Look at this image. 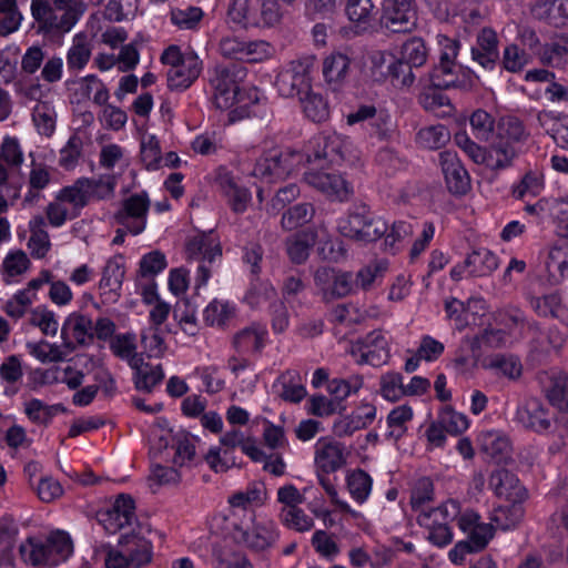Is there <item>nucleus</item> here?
Instances as JSON below:
<instances>
[{
	"mask_svg": "<svg viewBox=\"0 0 568 568\" xmlns=\"http://www.w3.org/2000/svg\"><path fill=\"white\" fill-rule=\"evenodd\" d=\"M85 11L81 0H31V13L44 32H69Z\"/></svg>",
	"mask_w": 568,
	"mask_h": 568,
	"instance_id": "f257e3e1",
	"label": "nucleus"
},
{
	"mask_svg": "<svg viewBox=\"0 0 568 568\" xmlns=\"http://www.w3.org/2000/svg\"><path fill=\"white\" fill-rule=\"evenodd\" d=\"M246 69L237 63L216 65L210 77L213 89V101L217 109L224 110L234 105L240 92V83L245 79Z\"/></svg>",
	"mask_w": 568,
	"mask_h": 568,
	"instance_id": "f03ea898",
	"label": "nucleus"
},
{
	"mask_svg": "<svg viewBox=\"0 0 568 568\" xmlns=\"http://www.w3.org/2000/svg\"><path fill=\"white\" fill-rule=\"evenodd\" d=\"M315 58L307 55L294 60L280 72L275 85L282 97L298 99L312 90V73Z\"/></svg>",
	"mask_w": 568,
	"mask_h": 568,
	"instance_id": "7ed1b4c3",
	"label": "nucleus"
},
{
	"mask_svg": "<svg viewBox=\"0 0 568 568\" xmlns=\"http://www.w3.org/2000/svg\"><path fill=\"white\" fill-rule=\"evenodd\" d=\"M388 230L384 219L374 215L366 206L352 212L339 224L341 233L356 242L372 243L379 240Z\"/></svg>",
	"mask_w": 568,
	"mask_h": 568,
	"instance_id": "20e7f679",
	"label": "nucleus"
},
{
	"mask_svg": "<svg viewBox=\"0 0 568 568\" xmlns=\"http://www.w3.org/2000/svg\"><path fill=\"white\" fill-rule=\"evenodd\" d=\"M415 0H384L381 26L393 33H409L417 27Z\"/></svg>",
	"mask_w": 568,
	"mask_h": 568,
	"instance_id": "39448f33",
	"label": "nucleus"
},
{
	"mask_svg": "<svg viewBox=\"0 0 568 568\" xmlns=\"http://www.w3.org/2000/svg\"><path fill=\"white\" fill-rule=\"evenodd\" d=\"M298 152H270L257 160L252 174L272 182L291 175L300 164Z\"/></svg>",
	"mask_w": 568,
	"mask_h": 568,
	"instance_id": "423d86ee",
	"label": "nucleus"
},
{
	"mask_svg": "<svg viewBox=\"0 0 568 568\" xmlns=\"http://www.w3.org/2000/svg\"><path fill=\"white\" fill-rule=\"evenodd\" d=\"M185 251L189 260L202 262L197 266L196 276V287H200L207 282L211 275V270L206 263L212 264L216 258L222 256L221 245L210 235L202 233L186 243Z\"/></svg>",
	"mask_w": 568,
	"mask_h": 568,
	"instance_id": "0eeeda50",
	"label": "nucleus"
},
{
	"mask_svg": "<svg viewBox=\"0 0 568 568\" xmlns=\"http://www.w3.org/2000/svg\"><path fill=\"white\" fill-rule=\"evenodd\" d=\"M150 200L146 192L135 193L122 201L121 209L114 214L116 223L133 235L142 233L146 225Z\"/></svg>",
	"mask_w": 568,
	"mask_h": 568,
	"instance_id": "6e6552de",
	"label": "nucleus"
},
{
	"mask_svg": "<svg viewBox=\"0 0 568 568\" xmlns=\"http://www.w3.org/2000/svg\"><path fill=\"white\" fill-rule=\"evenodd\" d=\"M351 354L359 356L356 359L358 364H369L372 366H382L389 358L388 343L382 331L376 329L352 344Z\"/></svg>",
	"mask_w": 568,
	"mask_h": 568,
	"instance_id": "1a4fd4ad",
	"label": "nucleus"
},
{
	"mask_svg": "<svg viewBox=\"0 0 568 568\" xmlns=\"http://www.w3.org/2000/svg\"><path fill=\"white\" fill-rule=\"evenodd\" d=\"M144 532H150V529L138 525L136 529L133 528L132 531L121 535L118 542L131 565L136 568L149 564L152 559V544Z\"/></svg>",
	"mask_w": 568,
	"mask_h": 568,
	"instance_id": "9d476101",
	"label": "nucleus"
},
{
	"mask_svg": "<svg viewBox=\"0 0 568 568\" xmlns=\"http://www.w3.org/2000/svg\"><path fill=\"white\" fill-rule=\"evenodd\" d=\"M62 347L68 352L75 351L77 344L87 346L94 339L93 322L90 317L72 313L68 316L61 328Z\"/></svg>",
	"mask_w": 568,
	"mask_h": 568,
	"instance_id": "9b49d317",
	"label": "nucleus"
},
{
	"mask_svg": "<svg viewBox=\"0 0 568 568\" xmlns=\"http://www.w3.org/2000/svg\"><path fill=\"white\" fill-rule=\"evenodd\" d=\"M219 49L224 58L247 62L262 61L270 54V44L265 41L245 42L231 37L223 38Z\"/></svg>",
	"mask_w": 568,
	"mask_h": 568,
	"instance_id": "f8f14e48",
	"label": "nucleus"
},
{
	"mask_svg": "<svg viewBox=\"0 0 568 568\" xmlns=\"http://www.w3.org/2000/svg\"><path fill=\"white\" fill-rule=\"evenodd\" d=\"M304 181L331 200L345 201L351 194L348 183L335 172L312 170L304 173Z\"/></svg>",
	"mask_w": 568,
	"mask_h": 568,
	"instance_id": "ddd939ff",
	"label": "nucleus"
},
{
	"mask_svg": "<svg viewBox=\"0 0 568 568\" xmlns=\"http://www.w3.org/2000/svg\"><path fill=\"white\" fill-rule=\"evenodd\" d=\"M134 500L130 495L121 494L115 499L111 509L100 514L99 521L109 534H115L126 526H131L135 519Z\"/></svg>",
	"mask_w": 568,
	"mask_h": 568,
	"instance_id": "4468645a",
	"label": "nucleus"
},
{
	"mask_svg": "<svg viewBox=\"0 0 568 568\" xmlns=\"http://www.w3.org/2000/svg\"><path fill=\"white\" fill-rule=\"evenodd\" d=\"M439 162L449 192L455 195L465 194L470 189V178L456 153L442 152Z\"/></svg>",
	"mask_w": 568,
	"mask_h": 568,
	"instance_id": "2eb2a0df",
	"label": "nucleus"
},
{
	"mask_svg": "<svg viewBox=\"0 0 568 568\" xmlns=\"http://www.w3.org/2000/svg\"><path fill=\"white\" fill-rule=\"evenodd\" d=\"M517 419L525 428L541 433L550 428L552 414L540 399L529 398L518 408Z\"/></svg>",
	"mask_w": 568,
	"mask_h": 568,
	"instance_id": "dca6fc26",
	"label": "nucleus"
},
{
	"mask_svg": "<svg viewBox=\"0 0 568 568\" xmlns=\"http://www.w3.org/2000/svg\"><path fill=\"white\" fill-rule=\"evenodd\" d=\"M489 485L496 495L505 498L506 501H524L527 497V490L520 485L518 478L505 468L491 473Z\"/></svg>",
	"mask_w": 568,
	"mask_h": 568,
	"instance_id": "f3484780",
	"label": "nucleus"
},
{
	"mask_svg": "<svg viewBox=\"0 0 568 568\" xmlns=\"http://www.w3.org/2000/svg\"><path fill=\"white\" fill-rule=\"evenodd\" d=\"M201 61L194 52L185 53L182 63L168 71V85L172 90L189 88L201 73Z\"/></svg>",
	"mask_w": 568,
	"mask_h": 568,
	"instance_id": "a211bd4d",
	"label": "nucleus"
},
{
	"mask_svg": "<svg viewBox=\"0 0 568 568\" xmlns=\"http://www.w3.org/2000/svg\"><path fill=\"white\" fill-rule=\"evenodd\" d=\"M344 447L336 442L318 440L315 450V464L318 470L329 474L345 464Z\"/></svg>",
	"mask_w": 568,
	"mask_h": 568,
	"instance_id": "6ab92c4d",
	"label": "nucleus"
},
{
	"mask_svg": "<svg viewBox=\"0 0 568 568\" xmlns=\"http://www.w3.org/2000/svg\"><path fill=\"white\" fill-rule=\"evenodd\" d=\"M349 70L351 59L345 53H332L323 61V75L333 91H337L344 85Z\"/></svg>",
	"mask_w": 568,
	"mask_h": 568,
	"instance_id": "aec40b11",
	"label": "nucleus"
},
{
	"mask_svg": "<svg viewBox=\"0 0 568 568\" xmlns=\"http://www.w3.org/2000/svg\"><path fill=\"white\" fill-rule=\"evenodd\" d=\"M498 39L490 28H484L477 36V47L471 48V55L481 67L491 69L498 60Z\"/></svg>",
	"mask_w": 568,
	"mask_h": 568,
	"instance_id": "412c9836",
	"label": "nucleus"
},
{
	"mask_svg": "<svg viewBox=\"0 0 568 568\" xmlns=\"http://www.w3.org/2000/svg\"><path fill=\"white\" fill-rule=\"evenodd\" d=\"M277 532L263 525H254L251 528H236L235 538L254 551H263L270 548L277 539Z\"/></svg>",
	"mask_w": 568,
	"mask_h": 568,
	"instance_id": "4be33fe9",
	"label": "nucleus"
},
{
	"mask_svg": "<svg viewBox=\"0 0 568 568\" xmlns=\"http://www.w3.org/2000/svg\"><path fill=\"white\" fill-rule=\"evenodd\" d=\"M316 241L317 232L312 229L297 232L287 237L285 240V250L290 261L297 265L305 263Z\"/></svg>",
	"mask_w": 568,
	"mask_h": 568,
	"instance_id": "5701e85b",
	"label": "nucleus"
},
{
	"mask_svg": "<svg viewBox=\"0 0 568 568\" xmlns=\"http://www.w3.org/2000/svg\"><path fill=\"white\" fill-rule=\"evenodd\" d=\"M220 442L226 447L223 450V457L221 456L220 448H211L205 455V460L215 473L226 471L230 468L227 463L229 448H235L236 446L242 448L246 440L240 430L234 429L224 434Z\"/></svg>",
	"mask_w": 568,
	"mask_h": 568,
	"instance_id": "b1692460",
	"label": "nucleus"
},
{
	"mask_svg": "<svg viewBox=\"0 0 568 568\" xmlns=\"http://www.w3.org/2000/svg\"><path fill=\"white\" fill-rule=\"evenodd\" d=\"M521 148L498 138H494L488 151V166L493 170H504L514 164Z\"/></svg>",
	"mask_w": 568,
	"mask_h": 568,
	"instance_id": "393cba45",
	"label": "nucleus"
},
{
	"mask_svg": "<svg viewBox=\"0 0 568 568\" xmlns=\"http://www.w3.org/2000/svg\"><path fill=\"white\" fill-rule=\"evenodd\" d=\"M343 160V141L337 135L324 136L317 144L314 158H308V162L326 161L332 166L339 165Z\"/></svg>",
	"mask_w": 568,
	"mask_h": 568,
	"instance_id": "a878e982",
	"label": "nucleus"
},
{
	"mask_svg": "<svg viewBox=\"0 0 568 568\" xmlns=\"http://www.w3.org/2000/svg\"><path fill=\"white\" fill-rule=\"evenodd\" d=\"M495 138L520 146L526 143L529 138V133L526 131L524 123L518 118L503 116L497 123Z\"/></svg>",
	"mask_w": 568,
	"mask_h": 568,
	"instance_id": "bb28decb",
	"label": "nucleus"
},
{
	"mask_svg": "<svg viewBox=\"0 0 568 568\" xmlns=\"http://www.w3.org/2000/svg\"><path fill=\"white\" fill-rule=\"evenodd\" d=\"M546 268L549 281L558 284L568 276V245L552 246L548 253Z\"/></svg>",
	"mask_w": 568,
	"mask_h": 568,
	"instance_id": "cd10ccee",
	"label": "nucleus"
},
{
	"mask_svg": "<svg viewBox=\"0 0 568 568\" xmlns=\"http://www.w3.org/2000/svg\"><path fill=\"white\" fill-rule=\"evenodd\" d=\"M124 275V257L121 254H116L106 262L102 272L100 287L115 293L121 288Z\"/></svg>",
	"mask_w": 568,
	"mask_h": 568,
	"instance_id": "c85d7f7f",
	"label": "nucleus"
},
{
	"mask_svg": "<svg viewBox=\"0 0 568 568\" xmlns=\"http://www.w3.org/2000/svg\"><path fill=\"white\" fill-rule=\"evenodd\" d=\"M465 265L471 267L474 276L489 275L498 267V258L487 248L474 250L466 258Z\"/></svg>",
	"mask_w": 568,
	"mask_h": 568,
	"instance_id": "c756f323",
	"label": "nucleus"
},
{
	"mask_svg": "<svg viewBox=\"0 0 568 568\" xmlns=\"http://www.w3.org/2000/svg\"><path fill=\"white\" fill-rule=\"evenodd\" d=\"M483 450L496 463L508 464L511 460L509 439L497 434H488L483 440Z\"/></svg>",
	"mask_w": 568,
	"mask_h": 568,
	"instance_id": "7c9ffc66",
	"label": "nucleus"
},
{
	"mask_svg": "<svg viewBox=\"0 0 568 568\" xmlns=\"http://www.w3.org/2000/svg\"><path fill=\"white\" fill-rule=\"evenodd\" d=\"M266 333L256 327L250 326L237 332L233 337V347L237 353H244L250 349L254 353H261L264 347Z\"/></svg>",
	"mask_w": 568,
	"mask_h": 568,
	"instance_id": "2f4dec72",
	"label": "nucleus"
},
{
	"mask_svg": "<svg viewBox=\"0 0 568 568\" xmlns=\"http://www.w3.org/2000/svg\"><path fill=\"white\" fill-rule=\"evenodd\" d=\"M19 552L23 561L32 566H39L43 564L51 565V550H48L45 541L29 537L23 544L20 545Z\"/></svg>",
	"mask_w": 568,
	"mask_h": 568,
	"instance_id": "473e14b6",
	"label": "nucleus"
},
{
	"mask_svg": "<svg viewBox=\"0 0 568 568\" xmlns=\"http://www.w3.org/2000/svg\"><path fill=\"white\" fill-rule=\"evenodd\" d=\"M521 504L523 501H508V505L497 507L490 517L491 521L504 530L515 527L524 517Z\"/></svg>",
	"mask_w": 568,
	"mask_h": 568,
	"instance_id": "72a5a7b5",
	"label": "nucleus"
},
{
	"mask_svg": "<svg viewBox=\"0 0 568 568\" xmlns=\"http://www.w3.org/2000/svg\"><path fill=\"white\" fill-rule=\"evenodd\" d=\"M298 100L302 104L304 114L313 122L321 123L328 119V104L320 93H315L311 90Z\"/></svg>",
	"mask_w": 568,
	"mask_h": 568,
	"instance_id": "f704fd0d",
	"label": "nucleus"
},
{
	"mask_svg": "<svg viewBox=\"0 0 568 568\" xmlns=\"http://www.w3.org/2000/svg\"><path fill=\"white\" fill-rule=\"evenodd\" d=\"M44 541L45 546H48V550H51V565H55L60 560H65L73 551L72 540L65 531H53Z\"/></svg>",
	"mask_w": 568,
	"mask_h": 568,
	"instance_id": "c9c22d12",
	"label": "nucleus"
},
{
	"mask_svg": "<svg viewBox=\"0 0 568 568\" xmlns=\"http://www.w3.org/2000/svg\"><path fill=\"white\" fill-rule=\"evenodd\" d=\"M314 206L310 203H300L287 211H285L282 215L281 225L285 231L295 230L308 222L314 217Z\"/></svg>",
	"mask_w": 568,
	"mask_h": 568,
	"instance_id": "e433bc0d",
	"label": "nucleus"
},
{
	"mask_svg": "<svg viewBox=\"0 0 568 568\" xmlns=\"http://www.w3.org/2000/svg\"><path fill=\"white\" fill-rule=\"evenodd\" d=\"M298 379V373L295 371L284 373L278 379L281 385L278 396L286 402L300 403L306 396V389Z\"/></svg>",
	"mask_w": 568,
	"mask_h": 568,
	"instance_id": "4c0bfd02",
	"label": "nucleus"
},
{
	"mask_svg": "<svg viewBox=\"0 0 568 568\" xmlns=\"http://www.w3.org/2000/svg\"><path fill=\"white\" fill-rule=\"evenodd\" d=\"M219 183L229 197L233 211L236 213L244 212L251 200L250 192L246 189L239 187L227 174L220 176Z\"/></svg>",
	"mask_w": 568,
	"mask_h": 568,
	"instance_id": "58836bf2",
	"label": "nucleus"
},
{
	"mask_svg": "<svg viewBox=\"0 0 568 568\" xmlns=\"http://www.w3.org/2000/svg\"><path fill=\"white\" fill-rule=\"evenodd\" d=\"M432 87L436 89H449L457 87V74L455 62L439 61L428 74Z\"/></svg>",
	"mask_w": 568,
	"mask_h": 568,
	"instance_id": "ea45409f",
	"label": "nucleus"
},
{
	"mask_svg": "<svg viewBox=\"0 0 568 568\" xmlns=\"http://www.w3.org/2000/svg\"><path fill=\"white\" fill-rule=\"evenodd\" d=\"M91 57V44L83 34L74 37L71 48L67 54L69 69L81 70L89 62Z\"/></svg>",
	"mask_w": 568,
	"mask_h": 568,
	"instance_id": "a19ab883",
	"label": "nucleus"
},
{
	"mask_svg": "<svg viewBox=\"0 0 568 568\" xmlns=\"http://www.w3.org/2000/svg\"><path fill=\"white\" fill-rule=\"evenodd\" d=\"M488 367L509 379H518L523 374L521 362L515 355L497 354L490 358Z\"/></svg>",
	"mask_w": 568,
	"mask_h": 568,
	"instance_id": "79ce46f5",
	"label": "nucleus"
},
{
	"mask_svg": "<svg viewBox=\"0 0 568 568\" xmlns=\"http://www.w3.org/2000/svg\"><path fill=\"white\" fill-rule=\"evenodd\" d=\"M414 233L413 225L406 221L394 222L390 230L384 234V250L395 254L400 244Z\"/></svg>",
	"mask_w": 568,
	"mask_h": 568,
	"instance_id": "37998d69",
	"label": "nucleus"
},
{
	"mask_svg": "<svg viewBox=\"0 0 568 568\" xmlns=\"http://www.w3.org/2000/svg\"><path fill=\"white\" fill-rule=\"evenodd\" d=\"M235 310L229 303H222L217 300L211 302L203 312L204 322L210 326L224 327L234 316Z\"/></svg>",
	"mask_w": 568,
	"mask_h": 568,
	"instance_id": "c03bdc74",
	"label": "nucleus"
},
{
	"mask_svg": "<svg viewBox=\"0 0 568 568\" xmlns=\"http://www.w3.org/2000/svg\"><path fill=\"white\" fill-rule=\"evenodd\" d=\"M428 51L426 44L420 38H412L407 40L400 51V58L415 69L420 68L427 60Z\"/></svg>",
	"mask_w": 568,
	"mask_h": 568,
	"instance_id": "a18cd8bd",
	"label": "nucleus"
},
{
	"mask_svg": "<svg viewBox=\"0 0 568 568\" xmlns=\"http://www.w3.org/2000/svg\"><path fill=\"white\" fill-rule=\"evenodd\" d=\"M345 13L351 22L365 27L374 17V4L372 0H348Z\"/></svg>",
	"mask_w": 568,
	"mask_h": 568,
	"instance_id": "49530a36",
	"label": "nucleus"
},
{
	"mask_svg": "<svg viewBox=\"0 0 568 568\" xmlns=\"http://www.w3.org/2000/svg\"><path fill=\"white\" fill-rule=\"evenodd\" d=\"M363 386V377L354 375L348 379L335 378L328 383V392L334 397L332 400L342 405V402L352 393H356Z\"/></svg>",
	"mask_w": 568,
	"mask_h": 568,
	"instance_id": "de8ad7c7",
	"label": "nucleus"
},
{
	"mask_svg": "<svg viewBox=\"0 0 568 568\" xmlns=\"http://www.w3.org/2000/svg\"><path fill=\"white\" fill-rule=\"evenodd\" d=\"M418 143L430 150L439 149L449 140L448 130L442 125H432L420 129L417 133Z\"/></svg>",
	"mask_w": 568,
	"mask_h": 568,
	"instance_id": "09e8293b",
	"label": "nucleus"
},
{
	"mask_svg": "<svg viewBox=\"0 0 568 568\" xmlns=\"http://www.w3.org/2000/svg\"><path fill=\"white\" fill-rule=\"evenodd\" d=\"M473 134L476 139L488 141L494 132L495 119L485 110L478 109L469 119Z\"/></svg>",
	"mask_w": 568,
	"mask_h": 568,
	"instance_id": "8fccbe9b",
	"label": "nucleus"
},
{
	"mask_svg": "<svg viewBox=\"0 0 568 568\" xmlns=\"http://www.w3.org/2000/svg\"><path fill=\"white\" fill-rule=\"evenodd\" d=\"M87 193L88 191L84 186L83 179H79L73 185L63 187L59 192L57 200L71 203L75 210L74 216H77L79 210L84 207L89 202Z\"/></svg>",
	"mask_w": 568,
	"mask_h": 568,
	"instance_id": "3c124183",
	"label": "nucleus"
},
{
	"mask_svg": "<svg viewBox=\"0 0 568 568\" xmlns=\"http://www.w3.org/2000/svg\"><path fill=\"white\" fill-rule=\"evenodd\" d=\"M84 186L88 191L87 196L91 199H105L112 195L115 186V178L113 175H104L99 179H84Z\"/></svg>",
	"mask_w": 568,
	"mask_h": 568,
	"instance_id": "603ef678",
	"label": "nucleus"
},
{
	"mask_svg": "<svg viewBox=\"0 0 568 568\" xmlns=\"http://www.w3.org/2000/svg\"><path fill=\"white\" fill-rule=\"evenodd\" d=\"M347 487L351 495L357 501L363 503L371 491L372 479L366 471L357 469L348 475Z\"/></svg>",
	"mask_w": 568,
	"mask_h": 568,
	"instance_id": "864d4df0",
	"label": "nucleus"
},
{
	"mask_svg": "<svg viewBox=\"0 0 568 568\" xmlns=\"http://www.w3.org/2000/svg\"><path fill=\"white\" fill-rule=\"evenodd\" d=\"M387 268L385 261H377L374 265H367L359 270L353 280L354 287L361 290H369L375 281L383 276Z\"/></svg>",
	"mask_w": 568,
	"mask_h": 568,
	"instance_id": "5fc2aeb1",
	"label": "nucleus"
},
{
	"mask_svg": "<svg viewBox=\"0 0 568 568\" xmlns=\"http://www.w3.org/2000/svg\"><path fill=\"white\" fill-rule=\"evenodd\" d=\"M458 514V506L455 501H447L429 511H424L418 516V524L422 526H429V521L446 523L452 517L454 518Z\"/></svg>",
	"mask_w": 568,
	"mask_h": 568,
	"instance_id": "6e6d98bb",
	"label": "nucleus"
},
{
	"mask_svg": "<svg viewBox=\"0 0 568 568\" xmlns=\"http://www.w3.org/2000/svg\"><path fill=\"white\" fill-rule=\"evenodd\" d=\"M546 396L551 405L564 409L568 407V375H560L551 381L546 389Z\"/></svg>",
	"mask_w": 568,
	"mask_h": 568,
	"instance_id": "4d7b16f0",
	"label": "nucleus"
},
{
	"mask_svg": "<svg viewBox=\"0 0 568 568\" xmlns=\"http://www.w3.org/2000/svg\"><path fill=\"white\" fill-rule=\"evenodd\" d=\"M454 140L456 144L475 162L478 164H488V152L486 149L479 146L467 135L466 132H458L455 134Z\"/></svg>",
	"mask_w": 568,
	"mask_h": 568,
	"instance_id": "13d9d810",
	"label": "nucleus"
},
{
	"mask_svg": "<svg viewBox=\"0 0 568 568\" xmlns=\"http://www.w3.org/2000/svg\"><path fill=\"white\" fill-rule=\"evenodd\" d=\"M507 334L503 329L486 328L479 335L475 336L471 342V349L478 351L481 345L491 348H499L506 345Z\"/></svg>",
	"mask_w": 568,
	"mask_h": 568,
	"instance_id": "bf43d9fd",
	"label": "nucleus"
},
{
	"mask_svg": "<svg viewBox=\"0 0 568 568\" xmlns=\"http://www.w3.org/2000/svg\"><path fill=\"white\" fill-rule=\"evenodd\" d=\"M164 378L161 365L150 366L149 368L138 373L134 377L135 387L139 390L151 393L153 388Z\"/></svg>",
	"mask_w": 568,
	"mask_h": 568,
	"instance_id": "052dcab7",
	"label": "nucleus"
},
{
	"mask_svg": "<svg viewBox=\"0 0 568 568\" xmlns=\"http://www.w3.org/2000/svg\"><path fill=\"white\" fill-rule=\"evenodd\" d=\"M203 18V11L197 7L174 9L171 19L181 29H194Z\"/></svg>",
	"mask_w": 568,
	"mask_h": 568,
	"instance_id": "680f3d73",
	"label": "nucleus"
},
{
	"mask_svg": "<svg viewBox=\"0 0 568 568\" xmlns=\"http://www.w3.org/2000/svg\"><path fill=\"white\" fill-rule=\"evenodd\" d=\"M165 267V255L160 251H152L141 258L139 273L142 277L154 276Z\"/></svg>",
	"mask_w": 568,
	"mask_h": 568,
	"instance_id": "e2e57ef3",
	"label": "nucleus"
},
{
	"mask_svg": "<svg viewBox=\"0 0 568 568\" xmlns=\"http://www.w3.org/2000/svg\"><path fill=\"white\" fill-rule=\"evenodd\" d=\"M567 54L568 52L562 39L559 42L545 44L538 51L540 61L551 67L560 65Z\"/></svg>",
	"mask_w": 568,
	"mask_h": 568,
	"instance_id": "0e129e2a",
	"label": "nucleus"
},
{
	"mask_svg": "<svg viewBox=\"0 0 568 568\" xmlns=\"http://www.w3.org/2000/svg\"><path fill=\"white\" fill-rule=\"evenodd\" d=\"M414 68V65L406 63L402 58L389 64L388 71L395 81V85L410 87L416 78L413 72Z\"/></svg>",
	"mask_w": 568,
	"mask_h": 568,
	"instance_id": "69168bd1",
	"label": "nucleus"
},
{
	"mask_svg": "<svg viewBox=\"0 0 568 568\" xmlns=\"http://www.w3.org/2000/svg\"><path fill=\"white\" fill-rule=\"evenodd\" d=\"M141 160L148 170L159 168L162 160L161 149L158 139L154 135L149 136L146 141L141 144Z\"/></svg>",
	"mask_w": 568,
	"mask_h": 568,
	"instance_id": "338daca9",
	"label": "nucleus"
},
{
	"mask_svg": "<svg viewBox=\"0 0 568 568\" xmlns=\"http://www.w3.org/2000/svg\"><path fill=\"white\" fill-rule=\"evenodd\" d=\"M345 407L337 402L328 399L323 395H315L310 398V413L312 415L324 417L334 413H342Z\"/></svg>",
	"mask_w": 568,
	"mask_h": 568,
	"instance_id": "774afa93",
	"label": "nucleus"
}]
</instances>
